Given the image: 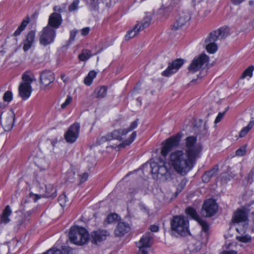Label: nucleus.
<instances>
[{
	"label": "nucleus",
	"instance_id": "obj_1",
	"mask_svg": "<svg viewBox=\"0 0 254 254\" xmlns=\"http://www.w3.org/2000/svg\"><path fill=\"white\" fill-rule=\"evenodd\" d=\"M171 164L177 173L185 175L193 167L195 159L183 150H176L170 155Z\"/></svg>",
	"mask_w": 254,
	"mask_h": 254
},
{
	"label": "nucleus",
	"instance_id": "obj_2",
	"mask_svg": "<svg viewBox=\"0 0 254 254\" xmlns=\"http://www.w3.org/2000/svg\"><path fill=\"white\" fill-rule=\"evenodd\" d=\"M153 174L156 175V177L168 181L172 179L174 174V169L170 164L163 160H160L158 163H152L150 165Z\"/></svg>",
	"mask_w": 254,
	"mask_h": 254
},
{
	"label": "nucleus",
	"instance_id": "obj_3",
	"mask_svg": "<svg viewBox=\"0 0 254 254\" xmlns=\"http://www.w3.org/2000/svg\"><path fill=\"white\" fill-rule=\"evenodd\" d=\"M137 125L138 119H136L131 123L129 127L127 128L116 129L104 136L99 137L97 139V143L98 144H101L113 139L121 141L122 139L123 135H126L128 132L136 128Z\"/></svg>",
	"mask_w": 254,
	"mask_h": 254
},
{
	"label": "nucleus",
	"instance_id": "obj_4",
	"mask_svg": "<svg viewBox=\"0 0 254 254\" xmlns=\"http://www.w3.org/2000/svg\"><path fill=\"white\" fill-rule=\"evenodd\" d=\"M22 82L18 87L19 95L23 100H26L30 97L32 91L31 84L36 79L30 71H25L22 74Z\"/></svg>",
	"mask_w": 254,
	"mask_h": 254
},
{
	"label": "nucleus",
	"instance_id": "obj_5",
	"mask_svg": "<svg viewBox=\"0 0 254 254\" xmlns=\"http://www.w3.org/2000/svg\"><path fill=\"white\" fill-rule=\"evenodd\" d=\"M69 238L72 243L77 245H83L89 240V235L84 228L74 226L70 228Z\"/></svg>",
	"mask_w": 254,
	"mask_h": 254
},
{
	"label": "nucleus",
	"instance_id": "obj_6",
	"mask_svg": "<svg viewBox=\"0 0 254 254\" xmlns=\"http://www.w3.org/2000/svg\"><path fill=\"white\" fill-rule=\"evenodd\" d=\"M171 229L181 236H186L189 233V220L186 217L177 215L171 221Z\"/></svg>",
	"mask_w": 254,
	"mask_h": 254
},
{
	"label": "nucleus",
	"instance_id": "obj_7",
	"mask_svg": "<svg viewBox=\"0 0 254 254\" xmlns=\"http://www.w3.org/2000/svg\"><path fill=\"white\" fill-rule=\"evenodd\" d=\"M196 138L193 136H190L185 139V145L184 150L190 157H193L195 160L198 157L201 151L200 146L196 143Z\"/></svg>",
	"mask_w": 254,
	"mask_h": 254
},
{
	"label": "nucleus",
	"instance_id": "obj_8",
	"mask_svg": "<svg viewBox=\"0 0 254 254\" xmlns=\"http://www.w3.org/2000/svg\"><path fill=\"white\" fill-rule=\"evenodd\" d=\"M153 242V234L150 232L144 234L137 243L139 248V254H147L148 250Z\"/></svg>",
	"mask_w": 254,
	"mask_h": 254
},
{
	"label": "nucleus",
	"instance_id": "obj_9",
	"mask_svg": "<svg viewBox=\"0 0 254 254\" xmlns=\"http://www.w3.org/2000/svg\"><path fill=\"white\" fill-rule=\"evenodd\" d=\"M181 138V135L180 133H178L167 139L163 143V146L161 151L162 155L165 157L173 148L177 147L179 144Z\"/></svg>",
	"mask_w": 254,
	"mask_h": 254
},
{
	"label": "nucleus",
	"instance_id": "obj_10",
	"mask_svg": "<svg viewBox=\"0 0 254 254\" xmlns=\"http://www.w3.org/2000/svg\"><path fill=\"white\" fill-rule=\"evenodd\" d=\"M55 36L56 30L47 26L40 32V43L44 46L48 45L54 41Z\"/></svg>",
	"mask_w": 254,
	"mask_h": 254
},
{
	"label": "nucleus",
	"instance_id": "obj_11",
	"mask_svg": "<svg viewBox=\"0 0 254 254\" xmlns=\"http://www.w3.org/2000/svg\"><path fill=\"white\" fill-rule=\"evenodd\" d=\"M185 212L188 216L198 222L201 226L202 230L204 232L207 233L209 228V225L205 219L199 217L194 208L191 207H189L186 209Z\"/></svg>",
	"mask_w": 254,
	"mask_h": 254
},
{
	"label": "nucleus",
	"instance_id": "obj_12",
	"mask_svg": "<svg viewBox=\"0 0 254 254\" xmlns=\"http://www.w3.org/2000/svg\"><path fill=\"white\" fill-rule=\"evenodd\" d=\"M151 19L149 16L144 18L141 23L136 24L134 28L129 30L125 36L126 40H129L134 37L140 31L148 27L150 24Z\"/></svg>",
	"mask_w": 254,
	"mask_h": 254
},
{
	"label": "nucleus",
	"instance_id": "obj_13",
	"mask_svg": "<svg viewBox=\"0 0 254 254\" xmlns=\"http://www.w3.org/2000/svg\"><path fill=\"white\" fill-rule=\"evenodd\" d=\"M218 209L216 202L212 199L206 200L202 205L201 213L207 217L213 216Z\"/></svg>",
	"mask_w": 254,
	"mask_h": 254
},
{
	"label": "nucleus",
	"instance_id": "obj_14",
	"mask_svg": "<svg viewBox=\"0 0 254 254\" xmlns=\"http://www.w3.org/2000/svg\"><path fill=\"white\" fill-rule=\"evenodd\" d=\"M209 58L205 54H201L194 58L188 67L189 72L194 73L199 70L203 65L208 61Z\"/></svg>",
	"mask_w": 254,
	"mask_h": 254
},
{
	"label": "nucleus",
	"instance_id": "obj_15",
	"mask_svg": "<svg viewBox=\"0 0 254 254\" xmlns=\"http://www.w3.org/2000/svg\"><path fill=\"white\" fill-rule=\"evenodd\" d=\"M80 125L75 123L70 126L64 134V138L66 142L70 143L74 142L79 135Z\"/></svg>",
	"mask_w": 254,
	"mask_h": 254
},
{
	"label": "nucleus",
	"instance_id": "obj_16",
	"mask_svg": "<svg viewBox=\"0 0 254 254\" xmlns=\"http://www.w3.org/2000/svg\"><path fill=\"white\" fill-rule=\"evenodd\" d=\"M184 64V60L181 59H177L170 63L166 70L162 72V75L166 77H169L173 74L176 73Z\"/></svg>",
	"mask_w": 254,
	"mask_h": 254
},
{
	"label": "nucleus",
	"instance_id": "obj_17",
	"mask_svg": "<svg viewBox=\"0 0 254 254\" xmlns=\"http://www.w3.org/2000/svg\"><path fill=\"white\" fill-rule=\"evenodd\" d=\"M109 235L106 230H98L93 231L89 236V240L92 244L97 245L99 243L105 241Z\"/></svg>",
	"mask_w": 254,
	"mask_h": 254
},
{
	"label": "nucleus",
	"instance_id": "obj_18",
	"mask_svg": "<svg viewBox=\"0 0 254 254\" xmlns=\"http://www.w3.org/2000/svg\"><path fill=\"white\" fill-rule=\"evenodd\" d=\"M55 75L51 70H45L40 73V83L44 86H50L55 80Z\"/></svg>",
	"mask_w": 254,
	"mask_h": 254
},
{
	"label": "nucleus",
	"instance_id": "obj_19",
	"mask_svg": "<svg viewBox=\"0 0 254 254\" xmlns=\"http://www.w3.org/2000/svg\"><path fill=\"white\" fill-rule=\"evenodd\" d=\"M190 19L189 13L187 12H182L179 14L175 22L172 27V29L177 30L180 28L185 25Z\"/></svg>",
	"mask_w": 254,
	"mask_h": 254
},
{
	"label": "nucleus",
	"instance_id": "obj_20",
	"mask_svg": "<svg viewBox=\"0 0 254 254\" xmlns=\"http://www.w3.org/2000/svg\"><path fill=\"white\" fill-rule=\"evenodd\" d=\"M234 223L247 222L248 221V213L245 209H238L234 213L232 217Z\"/></svg>",
	"mask_w": 254,
	"mask_h": 254
},
{
	"label": "nucleus",
	"instance_id": "obj_21",
	"mask_svg": "<svg viewBox=\"0 0 254 254\" xmlns=\"http://www.w3.org/2000/svg\"><path fill=\"white\" fill-rule=\"evenodd\" d=\"M62 21L60 14L56 12L53 13L49 17L48 26L55 30L60 27Z\"/></svg>",
	"mask_w": 254,
	"mask_h": 254
},
{
	"label": "nucleus",
	"instance_id": "obj_22",
	"mask_svg": "<svg viewBox=\"0 0 254 254\" xmlns=\"http://www.w3.org/2000/svg\"><path fill=\"white\" fill-rule=\"evenodd\" d=\"M14 120L15 115L13 112L4 118L1 122V125L5 131H8L12 129L14 125Z\"/></svg>",
	"mask_w": 254,
	"mask_h": 254
},
{
	"label": "nucleus",
	"instance_id": "obj_23",
	"mask_svg": "<svg viewBox=\"0 0 254 254\" xmlns=\"http://www.w3.org/2000/svg\"><path fill=\"white\" fill-rule=\"evenodd\" d=\"M35 32L30 31L27 35L26 38L23 40V49L25 52L27 51L32 47L35 40Z\"/></svg>",
	"mask_w": 254,
	"mask_h": 254
},
{
	"label": "nucleus",
	"instance_id": "obj_24",
	"mask_svg": "<svg viewBox=\"0 0 254 254\" xmlns=\"http://www.w3.org/2000/svg\"><path fill=\"white\" fill-rule=\"evenodd\" d=\"M130 228L128 224L125 222H119L115 230V234L117 237H122L129 231Z\"/></svg>",
	"mask_w": 254,
	"mask_h": 254
},
{
	"label": "nucleus",
	"instance_id": "obj_25",
	"mask_svg": "<svg viewBox=\"0 0 254 254\" xmlns=\"http://www.w3.org/2000/svg\"><path fill=\"white\" fill-rule=\"evenodd\" d=\"M218 171V167L215 165L211 170L206 171L202 176V180L204 183H207L210 179L215 175Z\"/></svg>",
	"mask_w": 254,
	"mask_h": 254
},
{
	"label": "nucleus",
	"instance_id": "obj_26",
	"mask_svg": "<svg viewBox=\"0 0 254 254\" xmlns=\"http://www.w3.org/2000/svg\"><path fill=\"white\" fill-rule=\"evenodd\" d=\"M70 251L69 248L64 246L62 247V250L53 248L43 254H70Z\"/></svg>",
	"mask_w": 254,
	"mask_h": 254
},
{
	"label": "nucleus",
	"instance_id": "obj_27",
	"mask_svg": "<svg viewBox=\"0 0 254 254\" xmlns=\"http://www.w3.org/2000/svg\"><path fill=\"white\" fill-rule=\"evenodd\" d=\"M12 213L11 208L9 205H7L3 211V212L0 217L1 222L4 224H7L10 221L9 217L11 215Z\"/></svg>",
	"mask_w": 254,
	"mask_h": 254
},
{
	"label": "nucleus",
	"instance_id": "obj_28",
	"mask_svg": "<svg viewBox=\"0 0 254 254\" xmlns=\"http://www.w3.org/2000/svg\"><path fill=\"white\" fill-rule=\"evenodd\" d=\"M46 192L44 194L46 197L54 198L57 196V189L53 185L49 184L45 186Z\"/></svg>",
	"mask_w": 254,
	"mask_h": 254
},
{
	"label": "nucleus",
	"instance_id": "obj_29",
	"mask_svg": "<svg viewBox=\"0 0 254 254\" xmlns=\"http://www.w3.org/2000/svg\"><path fill=\"white\" fill-rule=\"evenodd\" d=\"M107 87L104 86L96 88L94 92L95 97L98 98L105 97L107 94Z\"/></svg>",
	"mask_w": 254,
	"mask_h": 254
},
{
	"label": "nucleus",
	"instance_id": "obj_30",
	"mask_svg": "<svg viewBox=\"0 0 254 254\" xmlns=\"http://www.w3.org/2000/svg\"><path fill=\"white\" fill-rule=\"evenodd\" d=\"M92 56L91 51L89 50L84 49L78 55V59L81 61H86Z\"/></svg>",
	"mask_w": 254,
	"mask_h": 254
},
{
	"label": "nucleus",
	"instance_id": "obj_31",
	"mask_svg": "<svg viewBox=\"0 0 254 254\" xmlns=\"http://www.w3.org/2000/svg\"><path fill=\"white\" fill-rule=\"evenodd\" d=\"M136 136V131H133L129 137L127 139L125 140L124 141H123L122 143H120L118 145V148H124L126 146L129 145L133 141V140L135 138Z\"/></svg>",
	"mask_w": 254,
	"mask_h": 254
},
{
	"label": "nucleus",
	"instance_id": "obj_32",
	"mask_svg": "<svg viewBox=\"0 0 254 254\" xmlns=\"http://www.w3.org/2000/svg\"><path fill=\"white\" fill-rule=\"evenodd\" d=\"M97 73L94 70L90 71L84 79V83L89 86L92 83L93 79L95 78Z\"/></svg>",
	"mask_w": 254,
	"mask_h": 254
},
{
	"label": "nucleus",
	"instance_id": "obj_33",
	"mask_svg": "<svg viewBox=\"0 0 254 254\" xmlns=\"http://www.w3.org/2000/svg\"><path fill=\"white\" fill-rule=\"evenodd\" d=\"M218 38L219 37L215 30H214L209 33L208 36L205 40V44H207L208 42L215 43V41L217 40Z\"/></svg>",
	"mask_w": 254,
	"mask_h": 254
},
{
	"label": "nucleus",
	"instance_id": "obj_34",
	"mask_svg": "<svg viewBox=\"0 0 254 254\" xmlns=\"http://www.w3.org/2000/svg\"><path fill=\"white\" fill-rule=\"evenodd\" d=\"M254 125V121H251L247 127H244L239 133V136H245Z\"/></svg>",
	"mask_w": 254,
	"mask_h": 254
},
{
	"label": "nucleus",
	"instance_id": "obj_35",
	"mask_svg": "<svg viewBox=\"0 0 254 254\" xmlns=\"http://www.w3.org/2000/svg\"><path fill=\"white\" fill-rule=\"evenodd\" d=\"M206 49L210 54H214L217 50V46L216 43H209L205 44Z\"/></svg>",
	"mask_w": 254,
	"mask_h": 254
},
{
	"label": "nucleus",
	"instance_id": "obj_36",
	"mask_svg": "<svg viewBox=\"0 0 254 254\" xmlns=\"http://www.w3.org/2000/svg\"><path fill=\"white\" fill-rule=\"evenodd\" d=\"M254 66L251 65L249 66L244 70V71L243 72V74L241 76V78L244 79L247 76H249L250 77H251L253 75V71H254Z\"/></svg>",
	"mask_w": 254,
	"mask_h": 254
},
{
	"label": "nucleus",
	"instance_id": "obj_37",
	"mask_svg": "<svg viewBox=\"0 0 254 254\" xmlns=\"http://www.w3.org/2000/svg\"><path fill=\"white\" fill-rule=\"evenodd\" d=\"M236 239L240 242L247 243L251 241L252 237L250 235L248 234L245 235H241L239 236H237L236 237Z\"/></svg>",
	"mask_w": 254,
	"mask_h": 254
},
{
	"label": "nucleus",
	"instance_id": "obj_38",
	"mask_svg": "<svg viewBox=\"0 0 254 254\" xmlns=\"http://www.w3.org/2000/svg\"><path fill=\"white\" fill-rule=\"evenodd\" d=\"M102 1V0H89L88 4L91 9L96 10L98 9V5Z\"/></svg>",
	"mask_w": 254,
	"mask_h": 254
},
{
	"label": "nucleus",
	"instance_id": "obj_39",
	"mask_svg": "<svg viewBox=\"0 0 254 254\" xmlns=\"http://www.w3.org/2000/svg\"><path fill=\"white\" fill-rule=\"evenodd\" d=\"M219 37L224 38L228 35V29L227 28L222 27L215 30Z\"/></svg>",
	"mask_w": 254,
	"mask_h": 254
},
{
	"label": "nucleus",
	"instance_id": "obj_40",
	"mask_svg": "<svg viewBox=\"0 0 254 254\" xmlns=\"http://www.w3.org/2000/svg\"><path fill=\"white\" fill-rule=\"evenodd\" d=\"M118 216L117 214L112 213L109 214L106 218L105 223L106 224H110L113 222L118 218Z\"/></svg>",
	"mask_w": 254,
	"mask_h": 254
},
{
	"label": "nucleus",
	"instance_id": "obj_41",
	"mask_svg": "<svg viewBox=\"0 0 254 254\" xmlns=\"http://www.w3.org/2000/svg\"><path fill=\"white\" fill-rule=\"evenodd\" d=\"M79 0H74L68 6V11L72 12L76 10L78 8Z\"/></svg>",
	"mask_w": 254,
	"mask_h": 254
},
{
	"label": "nucleus",
	"instance_id": "obj_42",
	"mask_svg": "<svg viewBox=\"0 0 254 254\" xmlns=\"http://www.w3.org/2000/svg\"><path fill=\"white\" fill-rule=\"evenodd\" d=\"M58 201L62 206H64L65 205L67 199L64 192L59 196Z\"/></svg>",
	"mask_w": 254,
	"mask_h": 254
},
{
	"label": "nucleus",
	"instance_id": "obj_43",
	"mask_svg": "<svg viewBox=\"0 0 254 254\" xmlns=\"http://www.w3.org/2000/svg\"><path fill=\"white\" fill-rule=\"evenodd\" d=\"M246 153V146H242L236 151V155L237 156H243Z\"/></svg>",
	"mask_w": 254,
	"mask_h": 254
},
{
	"label": "nucleus",
	"instance_id": "obj_44",
	"mask_svg": "<svg viewBox=\"0 0 254 254\" xmlns=\"http://www.w3.org/2000/svg\"><path fill=\"white\" fill-rule=\"evenodd\" d=\"M12 99V94L10 91H7L4 94L3 99L4 101L9 102Z\"/></svg>",
	"mask_w": 254,
	"mask_h": 254
},
{
	"label": "nucleus",
	"instance_id": "obj_45",
	"mask_svg": "<svg viewBox=\"0 0 254 254\" xmlns=\"http://www.w3.org/2000/svg\"><path fill=\"white\" fill-rule=\"evenodd\" d=\"M72 101V97L70 95H68L65 102L62 104L61 108L64 109H65L67 105H68Z\"/></svg>",
	"mask_w": 254,
	"mask_h": 254
},
{
	"label": "nucleus",
	"instance_id": "obj_46",
	"mask_svg": "<svg viewBox=\"0 0 254 254\" xmlns=\"http://www.w3.org/2000/svg\"><path fill=\"white\" fill-rule=\"evenodd\" d=\"M77 32L78 31L77 30H73L70 32L69 42H71L74 40V38Z\"/></svg>",
	"mask_w": 254,
	"mask_h": 254
},
{
	"label": "nucleus",
	"instance_id": "obj_47",
	"mask_svg": "<svg viewBox=\"0 0 254 254\" xmlns=\"http://www.w3.org/2000/svg\"><path fill=\"white\" fill-rule=\"evenodd\" d=\"M225 112H224L223 113L220 112L218 113L215 120V123L217 124L220 122L221 119H222L223 116L225 114Z\"/></svg>",
	"mask_w": 254,
	"mask_h": 254
},
{
	"label": "nucleus",
	"instance_id": "obj_48",
	"mask_svg": "<svg viewBox=\"0 0 254 254\" xmlns=\"http://www.w3.org/2000/svg\"><path fill=\"white\" fill-rule=\"evenodd\" d=\"M88 177V174L87 173H84L80 175V183H83L87 181Z\"/></svg>",
	"mask_w": 254,
	"mask_h": 254
},
{
	"label": "nucleus",
	"instance_id": "obj_49",
	"mask_svg": "<svg viewBox=\"0 0 254 254\" xmlns=\"http://www.w3.org/2000/svg\"><path fill=\"white\" fill-rule=\"evenodd\" d=\"M90 30V29L88 27L83 28L81 30V35L83 36L87 35L89 33Z\"/></svg>",
	"mask_w": 254,
	"mask_h": 254
},
{
	"label": "nucleus",
	"instance_id": "obj_50",
	"mask_svg": "<svg viewBox=\"0 0 254 254\" xmlns=\"http://www.w3.org/2000/svg\"><path fill=\"white\" fill-rule=\"evenodd\" d=\"M28 23L29 18H27L26 19H24L22 21L19 26L22 28L23 29H24Z\"/></svg>",
	"mask_w": 254,
	"mask_h": 254
},
{
	"label": "nucleus",
	"instance_id": "obj_51",
	"mask_svg": "<svg viewBox=\"0 0 254 254\" xmlns=\"http://www.w3.org/2000/svg\"><path fill=\"white\" fill-rule=\"evenodd\" d=\"M150 230L152 232H157L159 230V227L157 225H152L150 226Z\"/></svg>",
	"mask_w": 254,
	"mask_h": 254
},
{
	"label": "nucleus",
	"instance_id": "obj_52",
	"mask_svg": "<svg viewBox=\"0 0 254 254\" xmlns=\"http://www.w3.org/2000/svg\"><path fill=\"white\" fill-rule=\"evenodd\" d=\"M23 30H24V29L21 27L19 26L17 30L14 32L13 35L15 36L19 35Z\"/></svg>",
	"mask_w": 254,
	"mask_h": 254
},
{
	"label": "nucleus",
	"instance_id": "obj_53",
	"mask_svg": "<svg viewBox=\"0 0 254 254\" xmlns=\"http://www.w3.org/2000/svg\"><path fill=\"white\" fill-rule=\"evenodd\" d=\"M237 252L236 251H224L221 254H237Z\"/></svg>",
	"mask_w": 254,
	"mask_h": 254
},
{
	"label": "nucleus",
	"instance_id": "obj_54",
	"mask_svg": "<svg viewBox=\"0 0 254 254\" xmlns=\"http://www.w3.org/2000/svg\"><path fill=\"white\" fill-rule=\"evenodd\" d=\"M249 179L254 181V168L251 170L248 176Z\"/></svg>",
	"mask_w": 254,
	"mask_h": 254
},
{
	"label": "nucleus",
	"instance_id": "obj_55",
	"mask_svg": "<svg viewBox=\"0 0 254 254\" xmlns=\"http://www.w3.org/2000/svg\"><path fill=\"white\" fill-rule=\"evenodd\" d=\"M244 0H232V3L235 5H238L244 1Z\"/></svg>",
	"mask_w": 254,
	"mask_h": 254
},
{
	"label": "nucleus",
	"instance_id": "obj_56",
	"mask_svg": "<svg viewBox=\"0 0 254 254\" xmlns=\"http://www.w3.org/2000/svg\"><path fill=\"white\" fill-rule=\"evenodd\" d=\"M33 212H34L33 210H31L28 211H27L24 214V217L30 216L31 215V214H32L33 213Z\"/></svg>",
	"mask_w": 254,
	"mask_h": 254
},
{
	"label": "nucleus",
	"instance_id": "obj_57",
	"mask_svg": "<svg viewBox=\"0 0 254 254\" xmlns=\"http://www.w3.org/2000/svg\"><path fill=\"white\" fill-rule=\"evenodd\" d=\"M33 195L34 197V201H37V200H38L39 199H40L41 197V196L40 195H38V194H33Z\"/></svg>",
	"mask_w": 254,
	"mask_h": 254
},
{
	"label": "nucleus",
	"instance_id": "obj_58",
	"mask_svg": "<svg viewBox=\"0 0 254 254\" xmlns=\"http://www.w3.org/2000/svg\"><path fill=\"white\" fill-rule=\"evenodd\" d=\"M187 182V180L186 179H183L180 183V185L181 186H184L186 185V183Z\"/></svg>",
	"mask_w": 254,
	"mask_h": 254
},
{
	"label": "nucleus",
	"instance_id": "obj_59",
	"mask_svg": "<svg viewBox=\"0 0 254 254\" xmlns=\"http://www.w3.org/2000/svg\"><path fill=\"white\" fill-rule=\"evenodd\" d=\"M54 9L55 11H59V12H61V9L60 7H59L58 6H55L54 8Z\"/></svg>",
	"mask_w": 254,
	"mask_h": 254
},
{
	"label": "nucleus",
	"instance_id": "obj_60",
	"mask_svg": "<svg viewBox=\"0 0 254 254\" xmlns=\"http://www.w3.org/2000/svg\"><path fill=\"white\" fill-rule=\"evenodd\" d=\"M51 143L53 146H54L55 144L57 143V140H52Z\"/></svg>",
	"mask_w": 254,
	"mask_h": 254
},
{
	"label": "nucleus",
	"instance_id": "obj_61",
	"mask_svg": "<svg viewBox=\"0 0 254 254\" xmlns=\"http://www.w3.org/2000/svg\"><path fill=\"white\" fill-rule=\"evenodd\" d=\"M204 135H207V132H206L207 131L205 127H204Z\"/></svg>",
	"mask_w": 254,
	"mask_h": 254
},
{
	"label": "nucleus",
	"instance_id": "obj_62",
	"mask_svg": "<svg viewBox=\"0 0 254 254\" xmlns=\"http://www.w3.org/2000/svg\"><path fill=\"white\" fill-rule=\"evenodd\" d=\"M64 76H65V75H64V74H62V75H61V78H62L63 80H64Z\"/></svg>",
	"mask_w": 254,
	"mask_h": 254
},
{
	"label": "nucleus",
	"instance_id": "obj_63",
	"mask_svg": "<svg viewBox=\"0 0 254 254\" xmlns=\"http://www.w3.org/2000/svg\"><path fill=\"white\" fill-rule=\"evenodd\" d=\"M254 2L252 0H251L249 1V3L250 5H252V4L254 3Z\"/></svg>",
	"mask_w": 254,
	"mask_h": 254
},
{
	"label": "nucleus",
	"instance_id": "obj_64",
	"mask_svg": "<svg viewBox=\"0 0 254 254\" xmlns=\"http://www.w3.org/2000/svg\"><path fill=\"white\" fill-rule=\"evenodd\" d=\"M231 245V244H229V245H228V246H227V248H229V246Z\"/></svg>",
	"mask_w": 254,
	"mask_h": 254
}]
</instances>
